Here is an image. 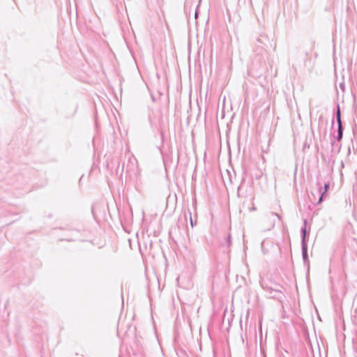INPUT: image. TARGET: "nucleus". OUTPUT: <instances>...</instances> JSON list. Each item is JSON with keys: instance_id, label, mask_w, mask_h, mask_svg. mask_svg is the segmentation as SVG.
Wrapping results in <instances>:
<instances>
[{"instance_id": "7ed1b4c3", "label": "nucleus", "mask_w": 357, "mask_h": 357, "mask_svg": "<svg viewBox=\"0 0 357 357\" xmlns=\"http://www.w3.org/2000/svg\"><path fill=\"white\" fill-rule=\"evenodd\" d=\"M337 119L338 124L341 123L340 109H338L337 112Z\"/></svg>"}, {"instance_id": "f03ea898", "label": "nucleus", "mask_w": 357, "mask_h": 357, "mask_svg": "<svg viewBox=\"0 0 357 357\" xmlns=\"http://www.w3.org/2000/svg\"><path fill=\"white\" fill-rule=\"evenodd\" d=\"M338 128H339V139H340L342 137V124L341 123H339L338 124Z\"/></svg>"}, {"instance_id": "f257e3e1", "label": "nucleus", "mask_w": 357, "mask_h": 357, "mask_svg": "<svg viewBox=\"0 0 357 357\" xmlns=\"http://www.w3.org/2000/svg\"><path fill=\"white\" fill-rule=\"evenodd\" d=\"M328 188H329V184L328 183L325 184V185H324V192L322 193L321 196L319 197V199L318 200V203L319 204L322 202L324 194L327 192V191L328 190Z\"/></svg>"}]
</instances>
